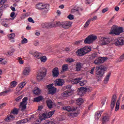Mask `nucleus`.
Masks as SVG:
<instances>
[{
    "instance_id": "34",
    "label": "nucleus",
    "mask_w": 124,
    "mask_h": 124,
    "mask_svg": "<svg viewBox=\"0 0 124 124\" xmlns=\"http://www.w3.org/2000/svg\"><path fill=\"white\" fill-rule=\"evenodd\" d=\"M20 106L21 107V110L22 111H25L27 109V104H21L20 103Z\"/></svg>"
},
{
    "instance_id": "41",
    "label": "nucleus",
    "mask_w": 124,
    "mask_h": 124,
    "mask_svg": "<svg viewBox=\"0 0 124 124\" xmlns=\"http://www.w3.org/2000/svg\"><path fill=\"white\" fill-rule=\"evenodd\" d=\"M8 37L10 40L12 39V38H14V37H15V33H12L11 34L8 35Z\"/></svg>"
},
{
    "instance_id": "17",
    "label": "nucleus",
    "mask_w": 124,
    "mask_h": 124,
    "mask_svg": "<svg viewBox=\"0 0 124 124\" xmlns=\"http://www.w3.org/2000/svg\"><path fill=\"white\" fill-rule=\"evenodd\" d=\"M110 43V38H102L101 39V45H108Z\"/></svg>"
},
{
    "instance_id": "52",
    "label": "nucleus",
    "mask_w": 124,
    "mask_h": 124,
    "mask_svg": "<svg viewBox=\"0 0 124 124\" xmlns=\"http://www.w3.org/2000/svg\"><path fill=\"white\" fill-rule=\"evenodd\" d=\"M22 98H23V96H19L16 99V101H20Z\"/></svg>"
},
{
    "instance_id": "53",
    "label": "nucleus",
    "mask_w": 124,
    "mask_h": 124,
    "mask_svg": "<svg viewBox=\"0 0 124 124\" xmlns=\"http://www.w3.org/2000/svg\"><path fill=\"white\" fill-rule=\"evenodd\" d=\"M106 101V99L104 98L101 101V104L104 105L105 104V102Z\"/></svg>"
},
{
    "instance_id": "29",
    "label": "nucleus",
    "mask_w": 124,
    "mask_h": 124,
    "mask_svg": "<svg viewBox=\"0 0 124 124\" xmlns=\"http://www.w3.org/2000/svg\"><path fill=\"white\" fill-rule=\"evenodd\" d=\"M40 92H41V90H40L39 88L36 87L34 89L33 93H34V94H36V95H38V94L40 93Z\"/></svg>"
},
{
    "instance_id": "35",
    "label": "nucleus",
    "mask_w": 124,
    "mask_h": 124,
    "mask_svg": "<svg viewBox=\"0 0 124 124\" xmlns=\"http://www.w3.org/2000/svg\"><path fill=\"white\" fill-rule=\"evenodd\" d=\"M120 109V102L119 100L117 101L116 102V105L115 107V111H117Z\"/></svg>"
},
{
    "instance_id": "45",
    "label": "nucleus",
    "mask_w": 124,
    "mask_h": 124,
    "mask_svg": "<svg viewBox=\"0 0 124 124\" xmlns=\"http://www.w3.org/2000/svg\"><path fill=\"white\" fill-rule=\"evenodd\" d=\"M9 93V91H5L4 92L0 93V95H5V94H6V93Z\"/></svg>"
},
{
    "instance_id": "13",
    "label": "nucleus",
    "mask_w": 124,
    "mask_h": 124,
    "mask_svg": "<svg viewBox=\"0 0 124 124\" xmlns=\"http://www.w3.org/2000/svg\"><path fill=\"white\" fill-rule=\"evenodd\" d=\"M107 60L106 57H98L94 61V63L97 65L100 64V63H103Z\"/></svg>"
},
{
    "instance_id": "14",
    "label": "nucleus",
    "mask_w": 124,
    "mask_h": 124,
    "mask_svg": "<svg viewBox=\"0 0 124 124\" xmlns=\"http://www.w3.org/2000/svg\"><path fill=\"white\" fill-rule=\"evenodd\" d=\"M114 44L116 46H119V45H124V37L119 38L118 39L115 40Z\"/></svg>"
},
{
    "instance_id": "31",
    "label": "nucleus",
    "mask_w": 124,
    "mask_h": 124,
    "mask_svg": "<svg viewBox=\"0 0 124 124\" xmlns=\"http://www.w3.org/2000/svg\"><path fill=\"white\" fill-rule=\"evenodd\" d=\"M99 57L98 56V54H97V53L95 52L93 53L90 58L91 59V60H94V59H95V58H98Z\"/></svg>"
},
{
    "instance_id": "57",
    "label": "nucleus",
    "mask_w": 124,
    "mask_h": 124,
    "mask_svg": "<svg viewBox=\"0 0 124 124\" xmlns=\"http://www.w3.org/2000/svg\"><path fill=\"white\" fill-rule=\"evenodd\" d=\"M94 68H95V67H93V68L91 69L90 71L91 74H93V72L94 71Z\"/></svg>"
},
{
    "instance_id": "2",
    "label": "nucleus",
    "mask_w": 124,
    "mask_h": 124,
    "mask_svg": "<svg viewBox=\"0 0 124 124\" xmlns=\"http://www.w3.org/2000/svg\"><path fill=\"white\" fill-rule=\"evenodd\" d=\"M91 51H92V47L86 46L83 48L78 49L76 51V54L79 57H83V56H85L86 54H87L89 52H91Z\"/></svg>"
},
{
    "instance_id": "4",
    "label": "nucleus",
    "mask_w": 124,
    "mask_h": 124,
    "mask_svg": "<svg viewBox=\"0 0 124 124\" xmlns=\"http://www.w3.org/2000/svg\"><path fill=\"white\" fill-rule=\"evenodd\" d=\"M47 73V69L45 67H43L41 68V71L38 73L37 75V81H41L43 79V78L45 77Z\"/></svg>"
},
{
    "instance_id": "16",
    "label": "nucleus",
    "mask_w": 124,
    "mask_h": 124,
    "mask_svg": "<svg viewBox=\"0 0 124 124\" xmlns=\"http://www.w3.org/2000/svg\"><path fill=\"white\" fill-rule=\"evenodd\" d=\"M64 84V81L62 79H57L54 81V85L55 86H58V87H62Z\"/></svg>"
},
{
    "instance_id": "18",
    "label": "nucleus",
    "mask_w": 124,
    "mask_h": 124,
    "mask_svg": "<svg viewBox=\"0 0 124 124\" xmlns=\"http://www.w3.org/2000/svg\"><path fill=\"white\" fill-rule=\"evenodd\" d=\"M60 75V72H59V68L55 67L52 70V76L54 78H57Z\"/></svg>"
},
{
    "instance_id": "9",
    "label": "nucleus",
    "mask_w": 124,
    "mask_h": 124,
    "mask_svg": "<svg viewBox=\"0 0 124 124\" xmlns=\"http://www.w3.org/2000/svg\"><path fill=\"white\" fill-rule=\"evenodd\" d=\"M80 80H82V78H76L72 79L71 80V82L72 84H78V83H79V85H80L81 87H83V86H85V85L87 84V80H84L82 81H80Z\"/></svg>"
},
{
    "instance_id": "40",
    "label": "nucleus",
    "mask_w": 124,
    "mask_h": 124,
    "mask_svg": "<svg viewBox=\"0 0 124 124\" xmlns=\"http://www.w3.org/2000/svg\"><path fill=\"white\" fill-rule=\"evenodd\" d=\"M41 27L45 29V28H48V23H42L41 24Z\"/></svg>"
},
{
    "instance_id": "15",
    "label": "nucleus",
    "mask_w": 124,
    "mask_h": 124,
    "mask_svg": "<svg viewBox=\"0 0 124 124\" xmlns=\"http://www.w3.org/2000/svg\"><path fill=\"white\" fill-rule=\"evenodd\" d=\"M111 102L110 104L111 111L115 108V105H116V100L117 99V96L113 95L111 98Z\"/></svg>"
},
{
    "instance_id": "50",
    "label": "nucleus",
    "mask_w": 124,
    "mask_h": 124,
    "mask_svg": "<svg viewBox=\"0 0 124 124\" xmlns=\"http://www.w3.org/2000/svg\"><path fill=\"white\" fill-rule=\"evenodd\" d=\"M120 62H123V61H124V53L120 56Z\"/></svg>"
},
{
    "instance_id": "37",
    "label": "nucleus",
    "mask_w": 124,
    "mask_h": 124,
    "mask_svg": "<svg viewBox=\"0 0 124 124\" xmlns=\"http://www.w3.org/2000/svg\"><path fill=\"white\" fill-rule=\"evenodd\" d=\"M26 84H27V82H21L20 84L19 85V87L21 89H23L25 86H26Z\"/></svg>"
},
{
    "instance_id": "21",
    "label": "nucleus",
    "mask_w": 124,
    "mask_h": 124,
    "mask_svg": "<svg viewBox=\"0 0 124 124\" xmlns=\"http://www.w3.org/2000/svg\"><path fill=\"white\" fill-rule=\"evenodd\" d=\"M72 90H65L63 93L61 94V95L63 97H66L71 95Z\"/></svg>"
},
{
    "instance_id": "56",
    "label": "nucleus",
    "mask_w": 124,
    "mask_h": 124,
    "mask_svg": "<svg viewBox=\"0 0 124 124\" xmlns=\"http://www.w3.org/2000/svg\"><path fill=\"white\" fill-rule=\"evenodd\" d=\"M3 12V9H2L1 7H0V16H2Z\"/></svg>"
},
{
    "instance_id": "25",
    "label": "nucleus",
    "mask_w": 124,
    "mask_h": 124,
    "mask_svg": "<svg viewBox=\"0 0 124 124\" xmlns=\"http://www.w3.org/2000/svg\"><path fill=\"white\" fill-rule=\"evenodd\" d=\"M46 104L47 107H48L49 109H52V108H53V101H52L51 99L46 100Z\"/></svg>"
},
{
    "instance_id": "43",
    "label": "nucleus",
    "mask_w": 124,
    "mask_h": 124,
    "mask_svg": "<svg viewBox=\"0 0 124 124\" xmlns=\"http://www.w3.org/2000/svg\"><path fill=\"white\" fill-rule=\"evenodd\" d=\"M26 123H28V119H23L19 121L20 124H26Z\"/></svg>"
},
{
    "instance_id": "38",
    "label": "nucleus",
    "mask_w": 124,
    "mask_h": 124,
    "mask_svg": "<svg viewBox=\"0 0 124 124\" xmlns=\"http://www.w3.org/2000/svg\"><path fill=\"white\" fill-rule=\"evenodd\" d=\"M91 23V20L88 19L87 22L85 23L84 28H88V27H89V26L90 25V24Z\"/></svg>"
},
{
    "instance_id": "59",
    "label": "nucleus",
    "mask_w": 124,
    "mask_h": 124,
    "mask_svg": "<svg viewBox=\"0 0 124 124\" xmlns=\"http://www.w3.org/2000/svg\"><path fill=\"white\" fill-rule=\"evenodd\" d=\"M13 54V52H11V51H9L7 53V55L8 56H12Z\"/></svg>"
},
{
    "instance_id": "30",
    "label": "nucleus",
    "mask_w": 124,
    "mask_h": 124,
    "mask_svg": "<svg viewBox=\"0 0 124 124\" xmlns=\"http://www.w3.org/2000/svg\"><path fill=\"white\" fill-rule=\"evenodd\" d=\"M42 99H43V97L39 96L38 97L34 98V101H35V102H39V101H41Z\"/></svg>"
},
{
    "instance_id": "27",
    "label": "nucleus",
    "mask_w": 124,
    "mask_h": 124,
    "mask_svg": "<svg viewBox=\"0 0 124 124\" xmlns=\"http://www.w3.org/2000/svg\"><path fill=\"white\" fill-rule=\"evenodd\" d=\"M82 65H83V63L80 62H77L76 63L77 71H80V70H81V68H82Z\"/></svg>"
},
{
    "instance_id": "10",
    "label": "nucleus",
    "mask_w": 124,
    "mask_h": 124,
    "mask_svg": "<svg viewBox=\"0 0 124 124\" xmlns=\"http://www.w3.org/2000/svg\"><path fill=\"white\" fill-rule=\"evenodd\" d=\"M97 37L93 35H91L88 36L84 40V43L85 44H91L93 43L94 40H96Z\"/></svg>"
},
{
    "instance_id": "28",
    "label": "nucleus",
    "mask_w": 124,
    "mask_h": 124,
    "mask_svg": "<svg viewBox=\"0 0 124 124\" xmlns=\"http://www.w3.org/2000/svg\"><path fill=\"white\" fill-rule=\"evenodd\" d=\"M83 102L84 100H83L82 98H78L76 101V104H78V105H79V106H80V105H82Z\"/></svg>"
},
{
    "instance_id": "12",
    "label": "nucleus",
    "mask_w": 124,
    "mask_h": 124,
    "mask_svg": "<svg viewBox=\"0 0 124 124\" xmlns=\"http://www.w3.org/2000/svg\"><path fill=\"white\" fill-rule=\"evenodd\" d=\"M53 86H54V84H50L46 87L48 89V92H49L50 94H54V93H57V88Z\"/></svg>"
},
{
    "instance_id": "33",
    "label": "nucleus",
    "mask_w": 124,
    "mask_h": 124,
    "mask_svg": "<svg viewBox=\"0 0 124 124\" xmlns=\"http://www.w3.org/2000/svg\"><path fill=\"white\" fill-rule=\"evenodd\" d=\"M16 86H17V82L14 81L11 83L10 87V88H14V87H16Z\"/></svg>"
},
{
    "instance_id": "11",
    "label": "nucleus",
    "mask_w": 124,
    "mask_h": 124,
    "mask_svg": "<svg viewBox=\"0 0 124 124\" xmlns=\"http://www.w3.org/2000/svg\"><path fill=\"white\" fill-rule=\"evenodd\" d=\"M55 111L56 110L51 111L47 113V115L46 113H43L42 117H40V120H41V121H43V120H46V119L51 118V117L54 115V113H55Z\"/></svg>"
},
{
    "instance_id": "48",
    "label": "nucleus",
    "mask_w": 124,
    "mask_h": 124,
    "mask_svg": "<svg viewBox=\"0 0 124 124\" xmlns=\"http://www.w3.org/2000/svg\"><path fill=\"white\" fill-rule=\"evenodd\" d=\"M72 86L71 85H67L66 86V91H71V88H72Z\"/></svg>"
},
{
    "instance_id": "49",
    "label": "nucleus",
    "mask_w": 124,
    "mask_h": 124,
    "mask_svg": "<svg viewBox=\"0 0 124 124\" xmlns=\"http://www.w3.org/2000/svg\"><path fill=\"white\" fill-rule=\"evenodd\" d=\"M28 20L29 21V22H30V23H32V24H34V21L33 20V19H32V18L29 17L28 18Z\"/></svg>"
},
{
    "instance_id": "58",
    "label": "nucleus",
    "mask_w": 124,
    "mask_h": 124,
    "mask_svg": "<svg viewBox=\"0 0 124 124\" xmlns=\"http://www.w3.org/2000/svg\"><path fill=\"white\" fill-rule=\"evenodd\" d=\"M15 16V13L14 12H12L11 13L10 17H11V18H13V17H14Z\"/></svg>"
},
{
    "instance_id": "36",
    "label": "nucleus",
    "mask_w": 124,
    "mask_h": 124,
    "mask_svg": "<svg viewBox=\"0 0 124 124\" xmlns=\"http://www.w3.org/2000/svg\"><path fill=\"white\" fill-rule=\"evenodd\" d=\"M18 113H19V110H18V109L16 108H15L12 111V113L14 114V115H18Z\"/></svg>"
},
{
    "instance_id": "20",
    "label": "nucleus",
    "mask_w": 124,
    "mask_h": 124,
    "mask_svg": "<svg viewBox=\"0 0 124 124\" xmlns=\"http://www.w3.org/2000/svg\"><path fill=\"white\" fill-rule=\"evenodd\" d=\"M109 120H110V116H109L108 114H106L103 117V122L102 124H106V123L109 121Z\"/></svg>"
},
{
    "instance_id": "19",
    "label": "nucleus",
    "mask_w": 124,
    "mask_h": 124,
    "mask_svg": "<svg viewBox=\"0 0 124 124\" xmlns=\"http://www.w3.org/2000/svg\"><path fill=\"white\" fill-rule=\"evenodd\" d=\"M31 69L30 67H26L24 68L23 71V74L25 76H28V75H30V73L31 71Z\"/></svg>"
},
{
    "instance_id": "62",
    "label": "nucleus",
    "mask_w": 124,
    "mask_h": 124,
    "mask_svg": "<svg viewBox=\"0 0 124 124\" xmlns=\"http://www.w3.org/2000/svg\"><path fill=\"white\" fill-rule=\"evenodd\" d=\"M115 11L118 12V11H119V10H120V8L118 6H116L115 7Z\"/></svg>"
},
{
    "instance_id": "55",
    "label": "nucleus",
    "mask_w": 124,
    "mask_h": 124,
    "mask_svg": "<svg viewBox=\"0 0 124 124\" xmlns=\"http://www.w3.org/2000/svg\"><path fill=\"white\" fill-rule=\"evenodd\" d=\"M96 19H97V16H95L93 17V18H92L89 20H90V21H94V20H96Z\"/></svg>"
},
{
    "instance_id": "7",
    "label": "nucleus",
    "mask_w": 124,
    "mask_h": 124,
    "mask_svg": "<svg viewBox=\"0 0 124 124\" xmlns=\"http://www.w3.org/2000/svg\"><path fill=\"white\" fill-rule=\"evenodd\" d=\"M36 8L37 9H41L42 11H44L45 13H46L49 9V5L45 4L43 3H39L36 5Z\"/></svg>"
},
{
    "instance_id": "47",
    "label": "nucleus",
    "mask_w": 124,
    "mask_h": 124,
    "mask_svg": "<svg viewBox=\"0 0 124 124\" xmlns=\"http://www.w3.org/2000/svg\"><path fill=\"white\" fill-rule=\"evenodd\" d=\"M68 19H69V20H73L74 19V16L72 15H69L67 16Z\"/></svg>"
},
{
    "instance_id": "8",
    "label": "nucleus",
    "mask_w": 124,
    "mask_h": 124,
    "mask_svg": "<svg viewBox=\"0 0 124 124\" xmlns=\"http://www.w3.org/2000/svg\"><path fill=\"white\" fill-rule=\"evenodd\" d=\"M71 25H72V23L69 21H64L63 22H56L57 26L62 27L63 29H69L71 27Z\"/></svg>"
},
{
    "instance_id": "3",
    "label": "nucleus",
    "mask_w": 124,
    "mask_h": 124,
    "mask_svg": "<svg viewBox=\"0 0 124 124\" xmlns=\"http://www.w3.org/2000/svg\"><path fill=\"white\" fill-rule=\"evenodd\" d=\"M122 32H124V29H123V27H118V26L116 25H113L109 33L110 34L119 35L120 33H122Z\"/></svg>"
},
{
    "instance_id": "44",
    "label": "nucleus",
    "mask_w": 124,
    "mask_h": 124,
    "mask_svg": "<svg viewBox=\"0 0 124 124\" xmlns=\"http://www.w3.org/2000/svg\"><path fill=\"white\" fill-rule=\"evenodd\" d=\"M7 63V61L5 59H2L1 60V64H6Z\"/></svg>"
},
{
    "instance_id": "23",
    "label": "nucleus",
    "mask_w": 124,
    "mask_h": 124,
    "mask_svg": "<svg viewBox=\"0 0 124 124\" xmlns=\"http://www.w3.org/2000/svg\"><path fill=\"white\" fill-rule=\"evenodd\" d=\"M103 112V110H101V111H97L95 113V119L96 121H98V120H99V118L101 117V114H102Z\"/></svg>"
},
{
    "instance_id": "22",
    "label": "nucleus",
    "mask_w": 124,
    "mask_h": 124,
    "mask_svg": "<svg viewBox=\"0 0 124 124\" xmlns=\"http://www.w3.org/2000/svg\"><path fill=\"white\" fill-rule=\"evenodd\" d=\"M78 92H79V94H83V93H87L88 92V89L85 87H80L78 88Z\"/></svg>"
},
{
    "instance_id": "61",
    "label": "nucleus",
    "mask_w": 124,
    "mask_h": 124,
    "mask_svg": "<svg viewBox=\"0 0 124 124\" xmlns=\"http://www.w3.org/2000/svg\"><path fill=\"white\" fill-rule=\"evenodd\" d=\"M1 8L3 9V10L4 9V8H6L7 7V5H3L1 6Z\"/></svg>"
},
{
    "instance_id": "54",
    "label": "nucleus",
    "mask_w": 124,
    "mask_h": 124,
    "mask_svg": "<svg viewBox=\"0 0 124 124\" xmlns=\"http://www.w3.org/2000/svg\"><path fill=\"white\" fill-rule=\"evenodd\" d=\"M108 8H105L103 9L102 11V13H105V12H107V11H108Z\"/></svg>"
},
{
    "instance_id": "26",
    "label": "nucleus",
    "mask_w": 124,
    "mask_h": 124,
    "mask_svg": "<svg viewBox=\"0 0 124 124\" xmlns=\"http://www.w3.org/2000/svg\"><path fill=\"white\" fill-rule=\"evenodd\" d=\"M14 120H15V117L12 114L5 119V122H10V121H14Z\"/></svg>"
},
{
    "instance_id": "24",
    "label": "nucleus",
    "mask_w": 124,
    "mask_h": 124,
    "mask_svg": "<svg viewBox=\"0 0 124 124\" xmlns=\"http://www.w3.org/2000/svg\"><path fill=\"white\" fill-rule=\"evenodd\" d=\"M110 76H111V72H109L108 75L106 76L104 80V83L105 84H108L109 82V79H110Z\"/></svg>"
},
{
    "instance_id": "39",
    "label": "nucleus",
    "mask_w": 124,
    "mask_h": 124,
    "mask_svg": "<svg viewBox=\"0 0 124 124\" xmlns=\"http://www.w3.org/2000/svg\"><path fill=\"white\" fill-rule=\"evenodd\" d=\"M27 101H28V97H25L22 99V102L21 103V104H27Z\"/></svg>"
},
{
    "instance_id": "46",
    "label": "nucleus",
    "mask_w": 124,
    "mask_h": 124,
    "mask_svg": "<svg viewBox=\"0 0 124 124\" xmlns=\"http://www.w3.org/2000/svg\"><path fill=\"white\" fill-rule=\"evenodd\" d=\"M22 44H26V43H28V39L26 38H24L22 41H21Z\"/></svg>"
},
{
    "instance_id": "6",
    "label": "nucleus",
    "mask_w": 124,
    "mask_h": 124,
    "mask_svg": "<svg viewBox=\"0 0 124 124\" xmlns=\"http://www.w3.org/2000/svg\"><path fill=\"white\" fill-rule=\"evenodd\" d=\"M32 56L37 59H40L41 62H45L47 61L46 56H43L42 53L37 51L34 52L32 53Z\"/></svg>"
},
{
    "instance_id": "63",
    "label": "nucleus",
    "mask_w": 124,
    "mask_h": 124,
    "mask_svg": "<svg viewBox=\"0 0 124 124\" xmlns=\"http://www.w3.org/2000/svg\"><path fill=\"white\" fill-rule=\"evenodd\" d=\"M11 9L12 10V11H16L15 7H13L12 6H11Z\"/></svg>"
},
{
    "instance_id": "42",
    "label": "nucleus",
    "mask_w": 124,
    "mask_h": 124,
    "mask_svg": "<svg viewBox=\"0 0 124 124\" xmlns=\"http://www.w3.org/2000/svg\"><path fill=\"white\" fill-rule=\"evenodd\" d=\"M68 69V66H67V65H63L62 66V70L63 71H66Z\"/></svg>"
},
{
    "instance_id": "51",
    "label": "nucleus",
    "mask_w": 124,
    "mask_h": 124,
    "mask_svg": "<svg viewBox=\"0 0 124 124\" xmlns=\"http://www.w3.org/2000/svg\"><path fill=\"white\" fill-rule=\"evenodd\" d=\"M7 0H0V5H2Z\"/></svg>"
},
{
    "instance_id": "32",
    "label": "nucleus",
    "mask_w": 124,
    "mask_h": 124,
    "mask_svg": "<svg viewBox=\"0 0 124 124\" xmlns=\"http://www.w3.org/2000/svg\"><path fill=\"white\" fill-rule=\"evenodd\" d=\"M66 62H68V63H71V62H74L75 60L72 58H69L66 59Z\"/></svg>"
},
{
    "instance_id": "64",
    "label": "nucleus",
    "mask_w": 124,
    "mask_h": 124,
    "mask_svg": "<svg viewBox=\"0 0 124 124\" xmlns=\"http://www.w3.org/2000/svg\"><path fill=\"white\" fill-rule=\"evenodd\" d=\"M38 44H39V43H38V42H34V46H37V45H38Z\"/></svg>"
},
{
    "instance_id": "5",
    "label": "nucleus",
    "mask_w": 124,
    "mask_h": 124,
    "mask_svg": "<svg viewBox=\"0 0 124 124\" xmlns=\"http://www.w3.org/2000/svg\"><path fill=\"white\" fill-rule=\"evenodd\" d=\"M80 107H63L62 109L63 110H66V111H67L68 112H74L76 110H77L78 112L77 113H74V115L76 117L78 116V114H79V112L80 111V109H79Z\"/></svg>"
},
{
    "instance_id": "60",
    "label": "nucleus",
    "mask_w": 124,
    "mask_h": 124,
    "mask_svg": "<svg viewBox=\"0 0 124 124\" xmlns=\"http://www.w3.org/2000/svg\"><path fill=\"white\" fill-rule=\"evenodd\" d=\"M5 105H6L5 103H2L1 104H0V109L2 108V107H4Z\"/></svg>"
},
{
    "instance_id": "1",
    "label": "nucleus",
    "mask_w": 124,
    "mask_h": 124,
    "mask_svg": "<svg viewBox=\"0 0 124 124\" xmlns=\"http://www.w3.org/2000/svg\"><path fill=\"white\" fill-rule=\"evenodd\" d=\"M106 70H107V68L105 65H101L100 66L96 67L95 77L96 78H98V80L102 79Z\"/></svg>"
}]
</instances>
